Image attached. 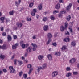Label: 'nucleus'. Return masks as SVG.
Here are the masks:
<instances>
[{
	"label": "nucleus",
	"instance_id": "29",
	"mask_svg": "<svg viewBox=\"0 0 79 79\" xmlns=\"http://www.w3.org/2000/svg\"><path fill=\"white\" fill-rule=\"evenodd\" d=\"M64 29H64V27L63 26H62L60 27V31H61L62 32L64 31Z\"/></svg>",
	"mask_w": 79,
	"mask_h": 79
},
{
	"label": "nucleus",
	"instance_id": "59",
	"mask_svg": "<svg viewBox=\"0 0 79 79\" xmlns=\"http://www.w3.org/2000/svg\"><path fill=\"white\" fill-rule=\"evenodd\" d=\"M17 61V60L16 59H15L14 60V64L15 65L16 64V62Z\"/></svg>",
	"mask_w": 79,
	"mask_h": 79
},
{
	"label": "nucleus",
	"instance_id": "55",
	"mask_svg": "<svg viewBox=\"0 0 79 79\" xmlns=\"http://www.w3.org/2000/svg\"><path fill=\"white\" fill-rule=\"evenodd\" d=\"M28 55V53L27 52H26L24 55L25 57H26L27 56V55Z\"/></svg>",
	"mask_w": 79,
	"mask_h": 79
},
{
	"label": "nucleus",
	"instance_id": "37",
	"mask_svg": "<svg viewBox=\"0 0 79 79\" xmlns=\"http://www.w3.org/2000/svg\"><path fill=\"white\" fill-rule=\"evenodd\" d=\"M9 15H13V11H11L9 12Z\"/></svg>",
	"mask_w": 79,
	"mask_h": 79
},
{
	"label": "nucleus",
	"instance_id": "53",
	"mask_svg": "<svg viewBox=\"0 0 79 79\" xmlns=\"http://www.w3.org/2000/svg\"><path fill=\"white\" fill-rule=\"evenodd\" d=\"M58 16L59 18H61L62 16V15H61V14L60 13L58 14Z\"/></svg>",
	"mask_w": 79,
	"mask_h": 79
},
{
	"label": "nucleus",
	"instance_id": "44",
	"mask_svg": "<svg viewBox=\"0 0 79 79\" xmlns=\"http://www.w3.org/2000/svg\"><path fill=\"white\" fill-rule=\"evenodd\" d=\"M21 47L22 48H25V44H22L21 45Z\"/></svg>",
	"mask_w": 79,
	"mask_h": 79
},
{
	"label": "nucleus",
	"instance_id": "22",
	"mask_svg": "<svg viewBox=\"0 0 79 79\" xmlns=\"http://www.w3.org/2000/svg\"><path fill=\"white\" fill-rule=\"evenodd\" d=\"M68 22H66L64 23V29H66L68 27Z\"/></svg>",
	"mask_w": 79,
	"mask_h": 79
},
{
	"label": "nucleus",
	"instance_id": "35",
	"mask_svg": "<svg viewBox=\"0 0 79 79\" xmlns=\"http://www.w3.org/2000/svg\"><path fill=\"white\" fill-rule=\"evenodd\" d=\"M33 70V69L32 68H31L29 70V71L28 73L29 74H30L31 73V72H32V71Z\"/></svg>",
	"mask_w": 79,
	"mask_h": 79
},
{
	"label": "nucleus",
	"instance_id": "45",
	"mask_svg": "<svg viewBox=\"0 0 79 79\" xmlns=\"http://www.w3.org/2000/svg\"><path fill=\"white\" fill-rule=\"evenodd\" d=\"M66 70L67 71H70V70H71V69L69 67H67L66 69Z\"/></svg>",
	"mask_w": 79,
	"mask_h": 79
},
{
	"label": "nucleus",
	"instance_id": "58",
	"mask_svg": "<svg viewBox=\"0 0 79 79\" xmlns=\"http://www.w3.org/2000/svg\"><path fill=\"white\" fill-rule=\"evenodd\" d=\"M1 31H3V27H1Z\"/></svg>",
	"mask_w": 79,
	"mask_h": 79
},
{
	"label": "nucleus",
	"instance_id": "5",
	"mask_svg": "<svg viewBox=\"0 0 79 79\" xmlns=\"http://www.w3.org/2000/svg\"><path fill=\"white\" fill-rule=\"evenodd\" d=\"M47 38L49 39H51V38H52V35L50 33H48L47 34Z\"/></svg>",
	"mask_w": 79,
	"mask_h": 79
},
{
	"label": "nucleus",
	"instance_id": "11",
	"mask_svg": "<svg viewBox=\"0 0 79 79\" xmlns=\"http://www.w3.org/2000/svg\"><path fill=\"white\" fill-rule=\"evenodd\" d=\"M26 51L27 53H30L32 51V48H31V47H29L27 48Z\"/></svg>",
	"mask_w": 79,
	"mask_h": 79
},
{
	"label": "nucleus",
	"instance_id": "19",
	"mask_svg": "<svg viewBox=\"0 0 79 79\" xmlns=\"http://www.w3.org/2000/svg\"><path fill=\"white\" fill-rule=\"evenodd\" d=\"M60 4H57L55 6V8L58 10L60 9Z\"/></svg>",
	"mask_w": 79,
	"mask_h": 79
},
{
	"label": "nucleus",
	"instance_id": "12",
	"mask_svg": "<svg viewBox=\"0 0 79 79\" xmlns=\"http://www.w3.org/2000/svg\"><path fill=\"white\" fill-rule=\"evenodd\" d=\"M43 29L44 31H47L48 29V26L47 25L44 26L43 27Z\"/></svg>",
	"mask_w": 79,
	"mask_h": 79
},
{
	"label": "nucleus",
	"instance_id": "54",
	"mask_svg": "<svg viewBox=\"0 0 79 79\" xmlns=\"http://www.w3.org/2000/svg\"><path fill=\"white\" fill-rule=\"evenodd\" d=\"M19 64L21 65L22 64V62L21 61H18Z\"/></svg>",
	"mask_w": 79,
	"mask_h": 79
},
{
	"label": "nucleus",
	"instance_id": "42",
	"mask_svg": "<svg viewBox=\"0 0 79 79\" xmlns=\"http://www.w3.org/2000/svg\"><path fill=\"white\" fill-rule=\"evenodd\" d=\"M23 78H25V79H26V78H27V74H24L23 75Z\"/></svg>",
	"mask_w": 79,
	"mask_h": 79
},
{
	"label": "nucleus",
	"instance_id": "36",
	"mask_svg": "<svg viewBox=\"0 0 79 79\" xmlns=\"http://www.w3.org/2000/svg\"><path fill=\"white\" fill-rule=\"evenodd\" d=\"M51 42V39H49L47 43V45H48V44H49Z\"/></svg>",
	"mask_w": 79,
	"mask_h": 79
},
{
	"label": "nucleus",
	"instance_id": "17",
	"mask_svg": "<svg viewBox=\"0 0 79 79\" xmlns=\"http://www.w3.org/2000/svg\"><path fill=\"white\" fill-rule=\"evenodd\" d=\"M5 17H1L0 18V21H2L1 23H4V19H5Z\"/></svg>",
	"mask_w": 79,
	"mask_h": 79
},
{
	"label": "nucleus",
	"instance_id": "51",
	"mask_svg": "<svg viewBox=\"0 0 79 79\" xmlns=\"http://www.w3.org/2000/svg\"><path fill=\"white\" fill-rule=\"evenodd\" d=\"M62 14H64V13H66V11H61L60 12Z\"/></svg>",
	"mask_w": 79,
	"mask_h": 79
},
{
	"label": "nucleus",
	"instance_id": "61",
	"mask_svg": "<svg viewBox=\"0 0 79 79\" xmlns=\"http://www.w3.org/2000/svg\"><path fill=\"white\" fill-rule=\"evenodd\" d=\"M15 56V55H13V56H12V58H11L12 60H13V59H14Z\"/></svg>",
	"mask_w": 79,
	"mask_h": 79
},
{
	"label": "nucleus",
	"instance_id": "62",
	"mask_svg": "<svg viewBox=\"0 0 79 79\" xmlns=\"http://www.w3.org/2000/svg\"><path fill=\"white\" fill-rule=\"evenodd\" d=\"M39 15L37 14L36 16V17L37 18V19H38V18H39Z\"/></svg>",
	"mask_w": 79,
	"mask_h": 79
},
{
	"label": "nucleus",
	"instance_id": "39",
	"mask_svg": "<svg viewBox=\"0 0 79 79\" xmlns=\"http://www.w3.org/2000/svg\"><path fill=\"white\" fill-rule=\"evenodd\" d=\"M51 20H55V17L53 16L52 15L51 16Z\"/></svg>",
	"mask_w": 79,
	"mask_h": 79
},
{
	"label": "nucleus",
	"instance_id": "52",
	"mask_svg": "<svg viewBox=\"0 0 79 79\" xmlns=\"http://www.w3.org/2000/svg\"><path fill=\"white\" fill-rule=\"evenodd\" d=\"M3 71L4 73H6V72H7V70L5 69H3Z\"/></svg>",
	"mask_w": 79,
	"mask_h": 79
},
{
	"label": "nucleus",
	"instance_id": "28",
	"mask_svg": "<svg viewBox=\"0 0 79 79\" xmlns=\"http://www.w3.org/2000/svg\"><path fill=\"white\" fill-rule=\"evenodd\" d=\"M20 4V3H19V2H15V5L16 6H17V7H18V5H19Z\"/></svg>",
	"mask_w": 79,
	"mask_h": 79
},
{
	"label": "nucleus",
	"instance_id": "64",
	"mask_svg": "<svg viewBox=\"0 0 79 79\" xmlns=\"http://www.w3.org/2000/svg\"><path fill=\"white\" fill-rule=\"evenodd\" d=\"M60 3H62L63 2V0H59Z\"/></svg>",
	"mask_w": 79,
	"mask_h": 79
},
{
	"label": "nucleus",
	"instance_id": "57",
	"mask_svg": "<svg viewBox=\"0 0 79 79\" xmlns=\"http://www.w3.org/2000/svg\"><path fill=\"white\" fill-rule=\"evenodd\" d=\"M32 38L33 39H36V36H35V35L33 36Z\"/></svg>",
	"mask_w": 79,
	"mask_h": 79
},
{
	"label": "nucleus",
	"instance_id": "48",
	"mask_svg": "<svg viewBox=\"0 0 79 79\" xmlns=\"http://www.w3.org/2000/svg\"><path fill=\"white\" fill-rule=\"evenodd\" d=\"M14 39H17V36L16 35H13Z\"/></svg>",
	"mask_w": 79,
	"mask_h": 79
},
{
	"label": "nucleus",
	"instance_id": "24",
	"mask_svg": "<svg viewBox=\"0 0 79 79\" xmlns=\"http://www.w3.org/2000/svg\"><path fill=\"white\" fill-rule=\"evenodd\" d=\"M72 27L70 26L68 28V29L70 31V33H73V29H72Z\"/></svg>",
	"mask_w": 79,
	"mask_h": 79
},
{
	"label": "nucleus",
	"instance_id": "34",
	"mask_svg": "<svg viewBox=\"0 0 79 79\" xmlns=\"http://www.w3.org/2000/svg\"><path fill=\"white\" fill-rule=\"evenodd\" d=\"M27 20L28 21H31V18L30 17H27Z\"/></svg>",
	"mask_w": 79,
	"mask_h": 79
},
{
	"label": "nucleus",
	"instance_id": "26",
	"mask_svg": "<svg viewBox=\"0 0 79 79\" xmlns=\"http://www.w3.org/2000/svg\"><path fill=\"white\" fill-rule=\"evenodd\" d=\"M5 58V56L4 55H1L0 56V58L2 60H4Z\"/></svg>",
	"mask_w": 79,
	"mask_h": 79
},
{
	"label": "nucleus",
	"instance_id": "31",
	"mask_svg": "<svg viewBox=\"0 0 79 79\" xmlns=\"http://www.w3.org/2000/svg\"><path fill=\"white\" fill-rule=\"evenodd\" d=\"M55 55H58V56H60L61 55V53L60 52H57L55 54Z\"/></svg>",
	"mask_w": 79,
	"mask_h": 79
},
{
	"label": "nucleus",
	"instance_id": "4",
	"mask_svg": "<svg viewBox=\"0 0 79 79\" xmlns=\"http://www.w3.org/2000/svg\"><path fill=\"white\" fill-rule=\"evenodd\" d=\"M47 58H48L49 60H50V61L52 60V59L53 58L52 56V55H51L50 54H48L47 55Z\"/></svg>",
	"mask_w": 79,
	"mask_h": 79
},
{
	"label": "nucleus",
	"instance_id": "14",
	"mask_svg": "<svg viewBox=\"0 0 79 79\" xmlns=\"http://www.w3.org/2000/svg\"><path fill=\"white\" fill-rule=\"evenodd\" d=\"M72 6V4L70 3L69 4V5L67 7V10L68 11H69V9L71 8V6Z\"/></svg>",
	"mask_w": 79,
	"mask_h": 79
},
{
	"label": "nucleus",
	"instance_id": "47",
	"mask_svg": "<svg viewBox=\"0 0 79 79\" xmlns=\"http://www.w3.org/2000/svg\"><path fill=\"white\" fill-rule=\"evenodd\" d=\"M23 74V72H21L19 73V76H21V75Z\"/></svg>",
	"mask_w": 79,
	"mask_h": 79
},
{
	"label": "nucleus",
	"instance_id": "20",
	"mask_svg": "<svg viewBox=\"0 0 79 79\" xmlns=\"http://www.w3.org/2000/svg\"><path fill=\"white\" fill-rule=\"evenodd\" d=\"M38 8L40 11L42 10V4H40L39 5Z\"/></svg>",
	"mask_w": 79,
	"mask_h": 79
},
{
	"label": "nucleus",
	"instance_id": "8",
	"mask_svg": "<svg viewBox=\"0 0 79 79\" xmlns=\"http://www.w3.org/2000/svg\"><path fill=\"white\" fill-rule=\"evenodd\" d=\"M8 48V47L6 44H3L2 46L1 49L2 50H6Z\"/></svg>",
	"mask_w": 79,
	"mask_h": 79
},
{
	"label": "nucleus",
	"instance_id": "43",
	"mask_svg": "<svg viewBox=\"0 0 79 79\" xmlns=\"http://www.w3.org/2000/svg\"><path fill=\"white\" fill-rule=\"evenodd\" d=\"M33 12L34 13H37V9H34L33 10Z\"/></svg>",
	"mask_w": 79,
	"mask_h": 79
},
{
	"label": "nucleus",
	"instance_id": "41",
	"mask_svg": "<svg viewBox=\"0 0 79 79\" xmlns=\"http://www.w3.org/2000/svg\"><path fill=\"white\" fill-rule=\"evenodd\" d=\"M31 66H32V65H31V64H29L27 65V67L28 68H31Z\"/></svg>",
	"mask_w": 79,
	"mask_h": 79
},
{
	"label": "nucleus",
	"instance_id": "56",
	"mask_svg": "<svg viewBox=\"0 0 79 79\" xmlns=\"http://www.w3.org/2000/svg\"><path fill=\"white\" fill-rule=\"evenodd\" d=\"M6 32H9L10 31V29H7L5 30Z\"/></svg>",
	"mask_w": 79,
	"mask_h": 79
},
{
	"label": "nucleus",
	"instance_id": "23",
	"mask_svg": "<svg viewBox=\"0 0 79 79\" xmlns=\"http://www.w3.org/2000/svg\"><path fill=\"white\" fill-rule=\"evenodd\" d=\"M44 58V56L40 55L38 56V59L40 60H41L42 59Z\"/></svg>",
	"mask_w": 79,
	"mask_h": 79
},
{
	"label": "nucleus",
	"instance_id": "50",
	"mask_svg": "<svg viewBox=\"0 0 79 79\" xmlns=\"http://www.w3.org/2000/svg\"><path fill=\"white\" fill-rule=\"evenodd\" d=\"M25 47H28V46H29V44H25Z\"/></svg>",
	"mask_w": 79,
	"mask_h": 79
},
{
	"label": "nucleus",
	"instance_id": "32",
	"mask_svg": "<svg viewBox=\"0 0 79 79\" xmlns=\"http://www.w3.org/2000/svg\"><path fill=\"white\" fill-rule=\"evenodd\" d=\"M43 21L44 22H45L47 21V17H43Z\"/></svg>",
	"mask_w": 79,
	"mask_h": 79
},
{
	"label": "nucleus",
	"instance_id": "18",
	"mask_svg": "<svg viewBox=\"0 0 79 79\" xmlns=\"http://www.w3.org/2000/svg\"><path fill=\"white\" fill-rule=\"evenodd\" d=\"M62 51H63L66 50L67 48H66V46L65 45L63 46L61 48Z\"/></svg>",
	"mask_w": 79,
	"mask_h": 79
},
{
	"label": "nucleus",
	"instance_id": "7",
	"mask_svg": "<svg viewBox=\"0 0 79 79\" xmlns=\"http://www.w3.org/2000/svg\"><path fill=\"white\" fill-rule=\"evenodd\" d=\"M18 46V43H16L15 45H12V49H16L17 48V46Z\"/></svg>",
	"mask_w": 79,
	"mask_h": 79
},
{
	"label": "nucleus",
	"instance_id": "27",
	"mask_svg": "<svg viewBox=\"0 0 79 79\" xmlns=\"http://www.w3.org/2000/svg\"><path fill=\"white\" fill-rule=\"evenodd\" d=\"M34 2L30 3L29 4V7L30 8H32L34 6Z\"/></svg>",
	"mask_w": 79,
	"mask_h": 79
},
{
	"label": "nucleus",
	"instance_id": "46",
	"mask_svg": "<svg viewBox=\"0 0 79 79\" xmlns=\"http://www.w3.org/2000/svg\"><path fill=\"white\" fill-rule=\"evenodd\" d=\"M6 23H8V22H10V19L8 18H6Z\"/></svg>",
	"mask_w": 79,
	"mask_h": 79
},
{
	"label": "nucleus",
	"instance_id": "13",
	"mask_svg": "<svg viewBox=\"0 0 79 79\" xmlns=\"http://www.w3.org/2000/svg\"><path fill=\"white\" fill-rule=\"evenodd\" d=\"M76 61V59L75 58L71 59L69 61L70 63H74Z\"/></svg>",
	"mask_w": 79,
	"mask_h": 79
},
{
	"label": "nucleus",
	"instance_id": "60",
	"mask_svg": "<svg viewBox=\"0 0 79 79\" xmlns=\"http://www.w3.org/2000/svg\"><path fill=\"white\" fill-rule=\"evenodd\" d=\"M2 74H3V71L2 70H0V75H1Z\"/></svg>",
	"mask_w": 79,
	"mask_h": 79
},
{
	"label": "nucleus",
	"instance_id": "38",
	"mask_svg": "<svg viewBox=\"0 0 79 79\" xmlns=\"http://www.w3.org/2000/svg\"><path fill=\"white\" fill-rule=\"evenodd\" d=\"M73 75H77L78 73L77 72H73Z\"/></svg>",
	"mask_w": 79,
	"mask_h": 79
},
{
	"label": "nucleus",
	"instance_id": "40",
	"mask_svg": "<svg viewBox=\"0 0 79 79\" xmlns=\"http://www.w3.org/2000/svg\"><path fill=\"white\" fill-rule=\"evenodd\" d=\"M31 13L32 16H35V12H31Z\"/></svg>",
	"mask_w": 79,
	"mask_h": 79
},
{
	"label": "nucleus",
	"instance_id": "1",
	"mask_svg": "<svg viewBox=\"0 0 79 79\" xmlns=\"http://www.w3.org/2000/svg\"><path fill=\"white\" fill-rule=\"evenodd\" d=\"M41 69H47V64H44L42 65V67L40 66L39 67Z\"/></svg>",
	"mask_w": 79,
	"mask_h": 79
},
{
	"label": "nucleus",
	"instance_id": "3",
	"mask_svg": "<svg viewBox=\"0 0 79 79\" xmlns=\"http://www.w3.org/2000/svg\"><path fill=\"white\" fill-rule=\"evenodd\" d=\"M31 45L33 47L32 48L33 51H35L36 50V48L37 47V45L35 44L32 43Z\"/></svg>",
	"mask_w": 79,
	"mask_h": 79
},
{
	"label": "nucleus",
	"instance_id": "15",
	"mask_svg": "<svg viewBox=\"0 0 79 79\" xmlns=\"http://www.w3.org/2000/svg\"><path fill=\"white\" fill-rule=\"evenodd\" d=\"M41 69L39 67H38L37 69L35 71V74H38V73H39V72L40 71Z\"/></svg>",
	"mask_w": 79,
	"mask_h": 79
},
{
	"label": "nucleus",
	"instance_id": "49",
	"mask_svg": "<svg viewBox=\"0 0 79 79\" xmlns=\"http://www.w3.org/2000/svg\"><path fill=\"white\" fill-rule=\"evenodd\" d=\"M2 35L3 36H6V32H3V33H2Z\"/></svg>",
	"mask_w": 79,
	"mask_h": 79
},
{
	"label": "nucleus",
	"instance_id": "25",
	"mask_svg": "<svg viewBox=\"0 0 79 79\" xmlns=\"http://www.w3.org/2000/svg\"><path fill=\"white\" fill-rule=\"evenodd\" d=\"M72 74V73L71 72H69L66 75V76L67 77H69L71 76Z\"/></svg>",
	"mask_w": 79,
	"mask_h": 79
},
{
	"label": "nucleus",
	"instance_id": "21",
	"mask_svg": "<svg viewBox=\"0 0 79 79\" xmlns=\"http://www.w3.org/2000/svg\"><path fill=\"white\" fill-rule=\"evenodd\" d=\"M71 16L69 15L67 16L66 17V19L68 21H70V19H71Z\"/></svg>",
	"mask_w": 79,
	"mask_h": 79
},
{
	"label": "nucleus",
	"instance_id": "10",
	"mask_svg": "<svg viewBox=\"0 0 79 79\" xmlns=\"http://www.w3.org/2000/svg\"><path fill=\"white\" fill-rule=\"evenodd\" d=\"M17 25L18 27L21 28L22 27V26H23V24H22V23H17L16 24Z\"/></svg>",
	"mask_w": 79,
	"mask_h": 79
},
{
	"label": "nucleus",
	"instance_id": "6",
	"mask_svg": "<svg viewBox=\"0 0 79 79\" xmlns=\"http://www.w3.org/2000/svg\"><path fill=\"white\" fill-rule=\"evenodd\" d=\"M58 72H54L52 73V77H55L57 75H58Z\"/></svg>",
	"mask_w": 79,
	"mask_h": 79
},
{
	"label": "nucleus",
	"instance_id": "16",
	"mask_svg": "<svg viewBox=\"0 0 79 79\" xmlns=\"http://www.w3.org/2000/svg\"><path fill=\"white\" fill-rule=\"evenodd\" d=\"M71 40V39L69 38H65L63 40V41L64 42H69L70 41V40Z\"/></svg>",
	"mask_w": 79,
	"mask_h": 79
},
{
	"label": "nucleus",
	"instance_id": "9",
	"mask_svg": "<svg viewBox=\"0 0 79 79\" xmlns=\"http://www.w3.org/2000/svg\"><path fill=\"white\" fill-rule=\"evenodd\" d=\"M7 39L8 42H10L12 40V38L10 35H7Z\"/></svg>",
	"mask_w": 79,
	"mask_h": 79
},
{
	"label": "nucleus",
	"instance_id": "30",
	"mask_svg": "<svg viewBox=\"0 0 79 79\" xmlns=\"http://www.w3.org/2000/svg\"><path fill=\"white\" fill-rule=\"evenodd\" d=\"M71 45L73 47H74L76 46V43L74 41L72 42V43H71Z\"/></svg>",
	"mask_w": 79,
	"mask_h": 79
},
{
	"label": "nucleus",
	"instance_id": "2",
	"mask_svg": "<svg viewBox=\"0 0 79 79\" xmlns=\"http://www.w3.org/2000/svg\"><path fill=\"white\" fill-rule=\"evenodd\" d=\"M9 68V69L10 70V73H16V70L13 69V66H10Z\"/></svg>",
	"mask_w": 79,
	"mask_h": 79
},
{
	"label": "nucleus",
	"instance_id": "63",
	"mask_svg": "<svg viewBox=\"0 0 79 79\" xmlns=\"http://www.w3.org/2000/svg\"><path fill=\"white\" fill-rule=\"evenodd\" d=\"M66 34L67 35H69L70 34L69 32L68 31H67V33H66Z\"/></svg>",
	"mask_w": 79,
	"mask_h": 79
},
{
	"label": "nucleus",
	"instance_id": "33",
	"mask_svg": "<svg viewBox=\"0 0 79 79\" xmlns=\"http://www.w3.org/2000/svg\"><path fill=\"white\" fill-rule=\"evenodd\" d=\"M52 45H53L54 47H56L57 45V44L56 42L55 43H52Z\"/></svg>",
	"mask_w": 79,
	"mask_h": 79
}]
</instances>
